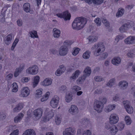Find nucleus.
<instances>
[{
  "instance_id": "obj_1",
  "label": "nucleus",
  "mask_w": 135,
  "mask_h": 135,
  "mask_svg": "<svg viewBox=\"0 0 135 135\" xmlns=\"http://www.w3.org/2000/svg\"><path fill=\"white\" fill-rule=\"evenodd\" d=\"M87 22L86 19L83 18L78 17L76 18L72 23L73 29L79 30L83 28Z\"/></svg>"
},
{
  "instance_id": "obj_2",
  "label": "nucleus",
  "mask_w": 135,
  "mask_h": 135,
  "mask_svg": "<svg viewBox=\"0 0 135 135\" xmlns=\"http://www.w3.org/2000/svg\"><path fill=\"white\" fill-rule=\"evenodd\" d=\"M105 49V47L104 44L101 42L95 44L91 48L94 55L96 56H99L100 53L104 51Z\"/></svg>"
},
{
  "instance_id": "obj_3",
  "label": "nucleus",
  "mask_w": 135,
  "mask_h": 135,
  "mask_svg": "<svg viewBox=\"0 0 135 135\" xmlns=\"http://www.w3.org/2000/svg\"><path fill=\"white\" fill-rule=\"evenodd\" d=\"M103 107V104L101 102L95 100L94 104V108L95 110L98 113H100L102 112Z\"/></svg>"
},
{
  "instance_id": "obj_4",
  "label": "nucleus",
  "mask_w": 135,
  "mask_h": 135,
  "mask_svg": "<svg viewBox=\"0 0 135 135\" xmlns=\"http://www.w3.org/2000/svg\"><path fill=\"white\" fill-rule=\"evenodd\" d=\"M38 67L36 65L31 66L26 70L27 73L28 74L35 75L38 72Z\"/></svg>"
},
{
  "instance_id": "obj_5",
  "label": "nucleus",
  "mask_w": 135,
  "mask_h": 135,
  "mask_svg": "<svg viewBox=\"0 0 135 135\" xmlns=\"http://www.w3.org/2000/svg\"><path fill=\"white\" fill-rule=\"evenodd\" d=\"M56 15L58 17L60 18H63L65 20H69L71 17V15L67 11L64 12L62 13H58Z\"/></svg>"
},
{
  "instance_id": "obj_6",
  "label": "nucleus",
  "mask_w": 135,
  "mask_h": 135,
  "mask_svg": "<svg viewBox=\"0 0 135 135\" xmlns=\"http://www.w3.org/2000/svg\"><path fill=\"white\" fill-rule=\"evenodd\" d=\"M59 97L57 95L55 96L51 99L50 103L51 106L53 108L56 107L58 105Z\"/></svg>"
},
{
  "instance_id": "obj_7",
  "label": "nucleus",
  "mask_w": 135,
  "mask_h": 135,
  "mask_svg": "<svg viewBox=\"0 0 135 135\" xmlns=\"http://www.w3.org/2000/svg\"><path fill=\"white\" fill-rule=\"evenodd\" d=\"M68 51V48L65 46H62L59 50V54L61 56H65L67 54Z\"/></svg>"
},
{
  "instance_id": "obj_8",
  "label": "nucleus",
  "mask_w": 135,
  "mask_h": 135,
  "mask_svg": "<svg viewBox=\"0 0 135 135\" xmlns=\"http://www.w3.org/2000/svg\"><path fill=\"white\" fill-rule=\"evenodd\" d=\"M42 110L40 108H38L33 111V114L37 119H38L41 117L42 113Z\"/></svg>"
},
{
  "instance_id": "obj_9",
  "label": "nucleus",
  "mask_w": 135,
  "mask_h": 135,
  "mask_svg": "<svg viewBox=\"0 0 135 135\" xmlns=\"http://www.w3.org/2000/svg\"><path fill=\"white\" fill-rule=\"evenodd\" d=\"M68 111L71 114L74 115L78 113L79 110L78 107L76 105H72L71 106Z\"/></svg>"
},
{
  "instance_id": "obj_10",
  "label": "nucleus",
  "mask_w": 135,
  "mask_h": 135,
  "mask_svg": "<svg viewBox=\"0 0 135 135\" xmlns=\"http://www.w3.org/2000/svg\"><path fill=\"white\" fill-rule=\"evenodd\" d=\"M110 124H115L118 122L119 118L116 114H112L110 117Z\"/></svg>"
},
{
  "instance_id": "obj_11",
  "label": "nucleus",
  "mask_w": 135,
  "mask_h": 135,
  "mask_svg": "<svg viewBox=\"0 0 135 135\" xmlns=\"http://www.w3.org/2000/svg\"><path fill=\"white\" fill-rule=\"evenodd\" d=\"M77 135H91V133L89 130L84 131L82 129H79L78 130Z\"/></svg>"
},
{
  "instance_id": "obj_12",
  "label": "nucleus",
  "mask_w": 135,
  "mask_h": 135,
  "mask_svg": "<svg viewBox=\"0 0 135 135\" xmlns=\"http://www.w3.org/2000/svg\"><path fill=\"white\" fill-rule=\"evenodd\" d=\"M84 74L82 77V79L85 80L87 76H89L91 73V70L90 67L87 66L84 70Z\"/></svg>"
},
{
  "instance_id": "obj_13",
  "label": "nucleus",
  "mask_w": 135,
  "mask_h": 135,
  "mask_svg": "<svg viewBox=\"0 0 135 135\" xmlns=\"http://www.w3.org/2000/svg\"><path fill=\"white\" fill-rule=\"evenodd\" d=\"M21 96L26 97L30 94V91L28 88L25 87L23 88L21 90Z\"/></svg>"
},
{
  "instance_id": "obj_14",
  "label": "nucleus",
  "mask_w": 135,
  "mask_h": 135,
  "mask_svg": "<svg viewBox=\"0 0 135 135\" xmlns=\"http://www.w3.org/2000/svg\"><path fill=\"white\" fill-rule=\"evenodd\" d=\"M12 38V34L11 33L8 35L3 39L4 43L6 45H8L11 42Z\"/></svg>"
},
{
  "instance_id": "obj_15",
  "label": "nucleus",
  "mask_w": 135,
  "mask_h": 135,
  "mask_svg": "<svg viewBox=\"0 0 135 135\" xmlns=\"http://www.w3.org/2000/svg\"><path fill=\"white\" fill-rule=\"evenodd\" d=\"M24 67V65L22 64L20 65L18 68L16 69L14 74V76L15 77H16L19 75V73L23 69Z\"/></svg>"
},
{
  "instance_id": "obj_16",
  "label": "nucleus",
  "mask_w": 135,
  "mask_h": 135,
  "mask_svg": "<svg viewBox=\"0 0 135 135\" xmlns=\"http://www.w3.org/2000/svg\"><path fill=\"white\" fill-rule=\"evenodd\" d=\"M75 131L71 127H69L65 129V131L63 132V134H73L75 133Z\"/></svg>"
},
{
  "instance_id": "obj_17",
  "label": "nucleus",
  "mask_w": 135,
  "mask_h": 135,
  "mask_svg": "<svg viewBox=\"0 0 135 135\" xmlns=\"http://www.w3.org/2000/svg\"><path fill=\"white\" fill-rule=\"evenodd\" d=\"M22 135H36V133L33 129H28L26 130Z\"/></svg>"
},
{
  "instance_id": "obj_18",
  "label": "nucleus",
  "mask_w": 135,
  "mask_h": 135,
  "mask_svg": "<svg viewBox=\"0 0 135 135\" xmlns=\"http://www.w3.org/2000/svg\"><path fill=\"white\" fill-rule=\"evenodd\" d=\"M110 132L112 135H114L118 131V128L115 125L111 126Z\"/></svg>"
},
{
  "instance_id": "obj_19",
  "label": "nucleus",
  "mask_w": 135,
  "mask_h": 135,
  "mask_svg": "<svg viewBox=\"0 0 135 135\" xmlns=\"http://www.w3.org/2000/svg\"><path fill=\"white\" fill-rule=\"evenodd\" d=\"M121 61V60L119 57H115L112 60V63L116 66H118L119 64Z\"/></svg>"
},
{
  "instance_id": "obj_20",
  "label": "nucleus",
  "mask_w": 135,
  "mask_h": 135,
  "mask_svg": "<svg viewBox=\"0 0 135 135\" xmlns=\"http://www.w3.org/2000/svg\"><path fill=\"white\" fill-rule=\"evenodd\" d=\"M85 1L89 4H91L92 2L97 4H100L103 2V0H84Z\"/></svg>"
},
{
  "instance_id": "obj_21",
  "label": "nucleus",
  "mask_w": 135,
  "mask_h": 135,
  "mask_svg": "<svg viewBox=\"0 0 135 135\" xmlns=\"http://www.w3.org/2000/svg\"><path fill=\"white\" fill-rule=\"evenodd\" d=\"M23 116V114L22 113H20L14 118V121L15 123H18L22 120Z\"/></svg>"
},
{
  "instance_id": "obj_22",
  "label": "nucleus",
  "mask_w": 135,
  "mask_h": 135,
  "mask_svg": "<svg viewBox=\"0 0 135 135\" xmlns=\"http://www.w3.org/2000/svg\"><path fill=\"white\" fill-rule=\"evenodd\" d=\"M52 83V81L50 79L47 78L45 79L41 83L42 85L46 86L50 85Z\"/></svg>"
},
{
  "instance_id": "obj_23",
  "label": "nucleus",
  "mask_w": 135,
  "mask_h": 135,
  "mask_svg": "<svg viewBox=\"0 0 135 135\" xmlns=\"http://www.w3.org/2000/svg\"><path fill=\"white\" fill-rule=\"evenodd\" d=\"M53 31H54L53 35L54 37L55 38H59L60 36V31L55 28L53 29Z\"/></svg>"
},
{
  "instance_id": "obj_24",
  "label": "nucleus",
  "mask_w": 135,
  "mask_h": 135,
  "mask_svg": "<svg viewBox=\"0 0 135 135\" xmlns=\"http://www.w3.org/2000/svg\"><path fill=\"white\" fill-rule=\"evenodd\" d=\"M130 103L127 101V112L129 114H131L133 112V109L132 107L130 105Z\"/></svg>"
},
{
  "instance_id": "obj_25",
  "label": "nucleus",
  "mask_w": 135,
  "mask_h": 135,
  "mask_svg": "<svg viewBox=\"0 0 135 135\" xmlns=\"http://www.w3.org/2000/svg\"><path fill=\"white\" fill-rule=\"evenodd\" d=\"M116 105L115 104L113 105H110L107 106L105 109V111L107 112H110L112 110L114 109Z\"/></svg>"
},
{
  "instance_id": "obj_26",
  "label": "nucleus",
  "mask_w": 135,
  "mask_h": 135,
  "mask_svg": "<svg viewBox=\"0 0 135 135\" xmlns=\"http://www.w3.org/2000/svg\"><path fill=\"white\" fill-rule=\"evenodd\" d=\"M124 12V10L123 8H119L116 14V16L118 17H121L123 15Z\"/></svg>"
},
{
  "instance_id": "obj_27",
  "label": "nucleus",
  "mask_w": 135,
  "mask_h": 135,
  "mask_svg": "<svg viewBox=\"0 0 135 135\" xmlns=\"http://www.w3.org/2000/svg\"><path fill=\"white\" fill-rule=\"evenodd\" d=\"M23 105L22 103H19L17 104L16 107L13 109V111L15 112H19L23 107Z\"/></svg>"
},
{
  "instance_id": "obj_28",
  "label": "nucleus",
  "mask_w": 135,
  "mask_h": 135,
  "mask_svg": "<svg viewBox=\"0 0 135 135\" xmlns=\"http://www.w3.org/2000/svg\"><path fill=\"white\" fill-rule=\"evenodd\" d=\"M127 82L126 81L123 80L119 82L118 84V85L122 89H124L126 88V85Z\"/></svg>"
},
{
  "instance_id": "obj_29",
  "label": "nucleus",
  "mask_w": 135,
  "mask_h": 135,
  "mask_svg": "<svg viewBox=\"0 0 135 135\" xmlns=\"http://www.w3.org/2000/svg\"><path fill=\"white\" fill-rule=\"evenodd\" d=\"M115 81L114 78H112L109 80V82L107 83V86L111 88L115 84Z\"/></svg>"
},
{
  "instance_id": "obj_30",
  "label": "nucleus",
  "mask_w": 135,
  "mask_h": 135,
  "mask_svg": "<svg viewBox=\"0 0 135 135\" xmlns=\"http://www.w3.org/2000/svg\"><path fill=\"white\" fill-rule=\"evenodd\" d=\"M30 5L29 3H25L23 6V9L27 12H28L30 10Z\"/></svg>"
},
{
  "instance_id": "obj_31",
  "label": "nucleus",
  "mask_w": 135,
  "mask_h": 135,
  "mask_svg": "<svg viewBox=\"0 0 135 135\" xmlns=\"http://www.w3.org/2000/svg\"><path fill=\"white\" fill-rule=\"evenodd\" d=\"M39 77L38 76H36L35 77L34 80V81L32 83V86L33 88H35L38 84L39 81Z\"/></svg>"
},
{
  "instance_id": "obj_32",
  "label": "nucleus",
  "mask_w": 135,
  "mask_h": 135,
  "mask_svg": "<svg viewBox=\"0 0 135 135\" xmlns=\"http://www.w3.org/2000/svg\"><path fill=\"white\" fill-rule=\"evenodd\" d=\"M73 97L72 94L70 93L66 95L65 96L66 101L68 103L70 102L73 99Z\"/></svg>"
},
{
  "instance_id": "obj_33",
  "label": "nucleus",
  "mask_w": 135,
  "mask_h": 135,
  "mask_svg": "<svg viewBox=\"0 0 135 135\" xmlns=\"http://www.w3.org/2000/svg\"><path fill=\"white\" fill-rule=\"evenodd\" d=\"M42 89L37 90L36 92L35 97L37 98L41 97L42 96Z\"/></svg>"
},
{
  "instance_id": "obj_34",
  "label": "nucleus",
  "mask_w": 135,
  "mask_h": 135,
  "mask_svg": "<svg viewBox=\"0 0 135 135\" xmlns=\"http://www.w3.org/2000/svg\"><path fill=\"white\" fill-rule=\"evenodd\" d=\"M135 40V36H130L127 38V44H130L133 43Z\"/></svg>"
},
{
  "instance_id": "obj_35",
  "label": "nucleus",
  "mask_w": 135,
  "mask_h": 135,
  "mask_svg": "<svg viewBox=\"0 0 135 135\" xmlns=\"http://www.w3.org/2000/svg\"><path fill=\"white\" fill-rule=\"evenodd\" d=\"M91 52L89 51H87L84 53L83 55V57L85 59L89 58L90 56Z\"/></svg>"
},
{
  "instance_id": "obj_36",
  "label": "nucleus",
  "mask_w": 135,
  "mask_h": 135,
  "mask_svg": "<svg viewBox=\"0 0 135 135\" xmlns=\"http://www.w3.org/2000/svg\"><path fill=\"white\" fill-rule=\"evenodd\" d=\"M54 115L53 112L51 111H50L47 113L46 116V119L49 120L50 119L52 118L54 116Z\"/></svg>"
},
{
  "instance_id": "obj_37",
  "label": "nucleus",
  "mask_w": 135,
  "mask_h": 135,
  "mask_svg": "<svg viewBox=\"0 0 135 135\" xmlns=\"http://www.w3.org/2000/svg\"><path fill=\"white\" fill-rule=\"evenodd\" d=\"M61 117L60 115H56L55 118V122L57 125L60 124L61 121Z\"/></svg>"
},
{
  "instance_id": "obj_38",
  "label": "nucleus",
  "mask_w": 135,
  "mask_h": 135,
  "mask_svg": "<svg viewBox=\"0 0 135 135\" xmlns=\"http://www.w3.org/2000/svg\"><path fill=\"white\" fill-rule=\"evenodd\" d=\"M80 73V71L79 70H77L75 71L70 78L73 79H75L78 76Z\"/></svg>"
},
{
  "instance_id": "obj_39",
  "label": "nucleus",
  "mask_w": 135,
  "mask_h": 135,
  "mask_svg": "<svg viewBox=\"0 0 135 135\" xmlns=\"http://www.w3.org/2000/svg\"><path fill=\"white\" fill-rule=\"evenodd\" d=\"M88 39L89 42L92 43L96 41L98 39V38L94 36H90Z\"/></svg>"
},
{
  "instance_id": "obj_40",
  "label": "nucleus",
  "mask_w": 135,
  "mask_h": 135,
  "mask_svg": "<svg viewBox=\"0 0 135 135\" xmlns=\"http://www.w3.org/2000/svg\"><path fill=\"white\" fill-rule=\"evenodd\" d=\"M29 34L30 35V37L31 38H35L38 37L37 32L36 31H34L33 32L32 31L30 32Z\"/></svg>"
},
{
  "instance_id": "obj_41",
  "label": "nucleus",
  "mask_w": 135,
  "mask_h": 135,
  "mask_svg": "<svg viewBox=\"0 0 135 135\" xmlns=\"http://www.w3.org/2000/svg\"><path fill=\"white\" fill-rule=\"evenodd\" d=\"M72 44V43L71 41L69 40H67L64 42L63 46L68 48Z\"/></svg>"
},
{
  "instance_id": "obj_42",
  "label": "nucleus",
  "mask_w": 135,
  "mask_h": 135,
  "mask_svg": "<svg viewBox=\"0 0 135 135\" xmlns=\"http://www.w3.org/2000/svg\"><path fill=\"white\" fill-rule=\"evenodd\" d=\"M13 85L12 89V92H16L18 91V86L16 83L15 82L14 83L12 84Z\"/></svg>"
},
{
  "instance_id": "obj_43",
  "label": "nucleus",
  "mask_w": 135,
  "mask_h": 135,
  "mask_svg": "<svg viewBox=\"0 0 135 135\" xmlns=\"http://www.w3.org/2000/svg\"><path fill=\"white\" fill-rule=\"evenodd\" d=\"M49 92H47L45 95L43 96L42 98L41 99V101L42 102L46 101L48 99L49 95Z\"/></svg>"
},
{
  "instance_id": "obj_44",
  "label": "nucleus",
  "mask_w": 135,
  "mask_h": 135,
  "mask_svg": "<svg viewBox=\"0 0 135 135\" xmlns=\"http://www.w3.org/2000/svg\"><path fill=\"white\" fill-rule=\"evenodd\" d=\"M119 30L121 32H126L127 30V24H125L123 25L120 28Z\"/></svg>"
},
{
  "instance_id": "obj_45",
  "label": "nucleus",
  "mask_w": 135,
  "mask_h": 135,
  "mask_svg": "<svg viewBox=\"0 0 135 135\" xmlns=\"http://www.w3.org/2000/svg\"><path fill=\"white\" fill-rule=\"evenodd\" d=\"M117 126L118 129L120 131L122 130L124 128V124L123 122H121L118 124Z\"/></svg>"
},
{
  "instance_id": "obj_46",
  "label": "nucleus",
  "mask_w": 135,
  "mask_h": 135,
  "mask_svg": "<svg viewBox=\"0 0 135 135\" xmlns=\"http://www.w3.org/2000/svg\"><path fill=\"white\" fill-rule=\"evenodd\" d=\"M59 91L62 93L65 92L66 91V87L65 85H62L60 87L59 89Z\"/></svg>"
},
{
  "instance_id": "obj_47",
  "label": "nucleus",
  "mask_w": 135,
  "mask_h": 135,
  "mask_svg": "<svg viewBox=\"0 0 135 135\" xmlns=\"http://www.w3.org/2000/svg\"><path fill=\"white\" fill-rule=\"evenodd\" d=\"M124 37V36L122 35H119L117 36L115 39V42L116 43H117L120 40H122Z\"/></svg>"
},
{
  "instance_id": "obj_48",
  "label": "nucleus",
  "mask_w": 135,
  "mask_h": 135,
  "mask_svg": "<svg viewBox=\"0 0 135 135\" xmlns=\"http://www.w3.org/2000/svg\"><path fill=\"white\" fill-rule=\"evenodd\" d=\"M127 55L129 57H133L135 56L134 51L133 50L128 51Z\"/></svg>"
},
{
  "instance_id": "obj_49",
  "label": "nucleus",
  "mask_w": 135,
  "mask_h": 135,
  "mask_svg": "<svg viewBox=\"0 0 135 135\" xmlns=\"http://www.w3.org/2000/svg\"><path fill=\"white\" fill-rule=\"evenodd\" d=\"M134 25V23L133 21L128 20L127 21V28H130L132 27Z\"/></svg>"
},
{
  "instance_id": "obj_50",
  "label": "nucleus",
  "mask_w": 135,
  "mask_h": 135,
  "mask_svg": "<svg viewBox=\"0 0 135 135\" xmlns=\"http://www.w3.org/2000/svg\"><path fill=\"white\" fill-rule=\"evenodd\" d=\"M80 49L78 48H76L74 50L73 52H72V54L73 55L76 56L79 52Z\"/></svg>"
},
{
  "instance_id": "obj_51",
  "label": "nucleus",
  "mask_w": 135,
  "mask_h": 135,
  "mask_svg": "<svg viewBox=\"0 0 135 135\" xmlns=\"http://www.w3.org/2000/svg\"><path fill=\"white\" fill-rule=\"evenodd\" d=\"M94 79L95 80L97 81H101L104 80V79L103 78L99 76H95Z\"/></svg>"
},
{
  "instance_id": "obj_52",
  "label": "nucleus",
  "mask_w": 135,
  "mask_h": 135,
  "mask_svg": "<svg viewBox=\"0 0 135 135\" xmlns=\"http://www.w3.org/2000/svg\"><path fill=\"white\" fill-rule=\"evenodd\" d=\"M72 89L73 90H74V91H77L79 90H81V88L78 86L75 85L73 87Z\"/></svg>"
},
{
  "instance_id": "obj_53",
  "label": "nucleus",
  "mask_w": 135,
  "mask_h": 135,
  "mask_svg": "<svg viewBox=\"0 0 135 135\" xmlns=\"http://www.w3.org/2000/svg\"><path fill=\"white\" fill-rule=\"evenodd\" d=\"M94 22L97 24V26H100L101 25V21L99 18H98L95 20Z\"/></svg>"
},
{
  "instance_id": "obj_54",
  "label": "nucleus",
  "mask_w": 135,
  "mask_h": 135,
  "mask_svg": "<svg viewBox=\"0 0 135 135\" xmlns=\"http://www.w3.org/2000/svg\"><path fill=\"white\" fill-rule=\"evenodd\" d=\"M63 73L64 72L66 68L64 65H60V68L59 69Z\"/></svg>"
},
{
  "instance_id": "obj_55",
  "label": "nucleus",
  "mask_w": 135,
  "mask_h": 135,
  "mask_svg": "<svg viewBox=\"0 0 135 135\" xmlns=\"http://www.w3.org/2000/svg\"><path fill=\"white\" fill-rule=\"evenodd\" d=\"M29 79L30 78L28 77H23L21 79V81L23 83L27 82Z\"/></svg>"
},
{
  "instance_id": "obj_56",
  "label": "nucleus",
  "mask_w": 135,
  "mask_h": 135,
  "mask_svg": "<svg viewBox=\"0 0 135 135\" xmlns=\"http://www.w3.org/2000/svg\"><path fill=\"white\" fill-rule=\"evenodd\" d=\"M19 131L18 129L13 131L9 135H18V134Z\"/></svg>"
},
{
  "instance_id": "obj_57",
  "label": "nucleus",
  "mask_w": 135,
  "mask_h": 135,
  "mask_svg": "<svg viewBox=\"0 0 135 135\" xmlns=\"http://www.w3.org/2000/svg\"><path fill=\"white\" fill-rule=\"evenodd\" d=\"M132 121L129 116L127 115V125H129L132 123Z\"/></svg>"
},
{
  "instance_id": "obj_58",
  "label": "nucleus",
  "mask_w": 135,
  "mask_h": 135,
  "mask_svg": "<svg viewBox=\"0 0 135 135\" xmlns=\"http://www.w3.org/2000/svg\"><path fill=\"white\" fill-rule=\"evenodd\" d=\"M63 73L61 71L60 69H58L55 72V74L57 76H60Z\"/></svg>"
},
{
  "instance_id": "obj_59",
  "label": "nucleus",
  "mask_w": 135,
  "mask_h": 135,
  "mask_svg": "<svg viewBox=\"0 0 135 135\" xmlns=\"http://www.w3.org/2000/svg\"><path fill=\"white\" fill-rule=\"evenodd\" d=\"M13 76V75L12 74H10L7 76L6 78V79L8 80H10L12 78Z\"/></svg>"
},
{
  "instance_id": "obj_60",
  "label": "nucleus",
  "mask_w": 135,
  "mask_h": 135,
  "mask_svg": "<svg viewBox=\"0 0 135 135\" xmlns=\"http://www.w3.org/2000/svg\"><path fill=\"white\" fill-rule=\"evenodd\" d=\"M6 118V115L5 114L2 113L0 112V119H3Z\"/></svg>"
},
{
  "instance_id": "obj_61",
  "label": "nucleus",
  "mask_w": 135,
  "mask_h": 135,
  "mask_svg": "<svg viewBox=\"0 0 135 135\" xmlns=\"http://www.w3.org/2000/svg\"><path fill=\"white\" fill-rule=\"evenodd\" d=\"M17 23L18 26H21L22 24V22L21 19H18L17 21Z\"/></svg>"
},
{
  "instance_id": "obj_62",
  "label": "nucleus",
  "mask_w": 135,
  "mask_h": 135,
  "mask_svg": "<svg viewBox=\"0 0 135 135\" xmlns=\"http://www.w3.org/2000/svg\"><path fill=\"white\" fill-rule=\"evenodd\" d=\"M108 56V53L107 52H105L103 53L102 54V57L103 58V59H104L106 58Z\"/></svg>"
},
{
  "instance_id": "obj_63",
  "label": "nucleus",
  "mask_w": 135,
  "mask_h": 135,
  "mask_svg": "<svg viewBox=\"0 0 135 135\" xmlns=\"http://www.w3.org/2000/svg\"><path fill=\"white\" fill-rule=\"evenodd\" d=\"M50 53L53 54H56L57 52V51L55 50L51 49L50 50Z\"/></svg>"
},
{
  "instance_id": "obj_64",
  "label": "nucleus",
  "mask_w": 135,
  "mask_h": 135,
  "mask_svg": "<svg viewBox=\"0 0 135 135\" xmlns=\"http://www.w3.org/2000/svg\"><path fill=\"white\" fill-rule=\"evenodd\" d=\"M105 128L107 130H108L109 129H110L111 126H110V125L108 124H105Z\"/></svg>"
}]
</instances>
